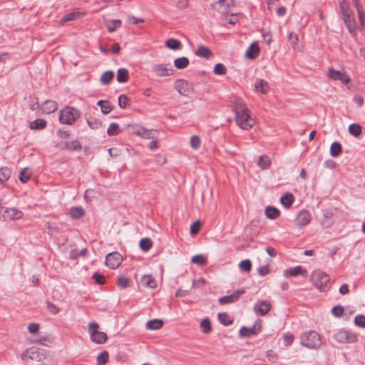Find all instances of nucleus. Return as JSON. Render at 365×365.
<instances>
[{
	"label": "nucleus",
	"instance_id": "obj_25",
	"mask_svg": "<svg viewBox=\"0 0 365 365\" xmlns=\"http://www.w3.org/2000/svg\"><path fill=\"white\" fill-rule=\"evenodd\" d=\"M279 210L272 206H267L265 209V215L267 218L271 220H275L279 216Z\"/></svg>",
	"mask_w": 365,
	"mask_h": 365
},
{
	"label": "nucleus",
	"instance_id": "obj_45",
	"mask_svg": "<svg viewBox=\"0 0 365 365\" xmlns=\"http://www.w3.org/2000/svg\"><path fill=\"white\" fill-rule=\"evenodd\" d=\"M190 147L194 150H197L201 145V139L198 135H192L190 137Z\"/></svg>",
	"mask_w": 365,
	"mask_h": 365
},
{
	"label": "nucleus",
	"instance_id": "obj_2",
	"mask_svg": "<svg viewBox=\"0 0 365 365\" xmlns=\"http://www.w3.org/2000/svg\"><path fill=\"white\" fill-rule=\"evenodd\" d=\"M81 116V111L73 106H66L59 112V122L63 125H73Z\"/></svg>",
	"mask_w": 365,
	"mask_h": 365
},
{
	"label": "nucleus",
	"instance_id": "obj_35",
	"mask_svg": "<svg viewBox=\"0 0 365 365\" xmlns=\"http://www.w3.org/2000/svg\"><path fill=\"white\" fill-rule=\"evenodd\" d=\"M341 144L337 141L334 142L330 146V155L332 157H337L341 154Z\"/></svg>",
	"mask_w": 365,
	"mask_h": 365
},
{
	"label": "nucleus",
	"instance_id": "obj_43",
	"mask_svg": "<svg viewBox=\"0 0 365 365\" xmlns=\"http://www.w3.org/2000/svg\"><path fill=\"white\" fill-rule=\"evenodd\" d=\"M87 123L91 129H96V130L98 129L102 125L101 121L100 120L94 118H91L87 119Z\"/></svg>",
	"mask_w": 365,
	"mask_h": 365
},
{
	"label": "nucleus",
	"instance_id": "obj_14",
	"mask_svg": "<svg viewBox=\"0 0 365 365\" xmlns=\"http://www.w3.org/2000/svg\"><path fill=\"white\" fill-rule=\"evenodd\" d=\"M245 292L244 289H238L235 291L232 294L230 295H226L222 297L219 299V303L220 304H227L234 303L240 298V297Z\"/></svg>",
	"mask_w": 365,
	"mask_h": 365
},
{
	"label": "nucleus",
	"instance_id": "obj_54",
	"mask_svg": "<svg viewBox=\"0 0 365 365\" xmlns=\"http://www.w3.org/2000/svg\"><path fill=\"white\" fill-rule=\"evenodd\" d=\"M284 344L285 346H290L294 341V335L289 332L285 333L283 336Z\"/></svg>",
	"mask_w": 365,
	"mask_h": 365
},
{
	"label": "nucleus",
	"instance_id": "obj_34",
	"mask_svg": "<svg viewBox=\"0 0 365 365\" xmlns=\"http://www.w3.org/2000/svg\"><path fill=\"white\" fill-rule=\"evenodd\" d=\"M65 148L68 150L71 151H77L81 149V143L78 140H74L72 141H68L65 143Z\"/></svg>",
	"mask_w": 365,
	"mask_h": 365
},
{
	"label": "nucleus",
	"instance_id": "obj_59",
	"mask_svg": "<svg viewBox=\"0 0 365 365\" xmlns=\"http://www.w3.org/2000/svg\"><path fill=\"white\" fill-rule=\"evenodd\" d=\"M101 110L103 114H108L112 111L113 106L110 105V103L108 101H106L105 104L103 105Z\"/></svg>",
	"mask_w": 365,
	"mask_h": 365
},
{
	"label": "nucleus",
	"instance_id": "obj_62",
	"mask_svg": "<svg viewBox=\"0 0 365 365\" xmlns=\"http://www.w3.org/2000/svg\"><path fill=\"white\" fill-rule=\"evenodd\" d=\"M205 282V279L203 278H200L197 280H193L192 281V289L201 288L202 287L204 286Z\"/></svg>",
	"mask_w": 365,
	"mask_h": 365
},
{
	"label": "nucleus",
	"instance_id": "obj_1",
	"mask_svg": "<svg viewBox=\"0 0 365 365\" xmlns=\"http://www.w3.org/2000/svg\"><path fill=\"white\" fill-rule=\"evenodd\" d=\"M233 112L235 114L237 125L243 130L252 128L255 121L252 118L250 110L240 98H236L233 101Z\"/></svg>",
	"mask_w": 365,
	"mask_h": 365
},
{
	"label": "nucleus",
	"instance_id": "obj_51",
	"mask_svg": "<svg viewBox=\"0 0 365 365\" xmlns=\"http://www.w3.org/2000/svg\"><path fill=\"white\" fill-rule=\"evenodd\" d=\"M191 262L198 265H203L206 262V259L202 255H197L192 257Z\"/></svg>",
	"mask_w": 365,
	"mask_h": 365
},
{
	"label": "nucleus",
	"instance_id": "obj_24",
	"mask_svg": "<svg viewBox=\"0 0 365 365\" xmlns=\"http://www.w3.org/2000/svg\"><path fill=\"white\" fill-rule=\"evenodd\" d=\"M257 165L262 170L268 169L271 165V160L267 155H260L257 159Z\"/></svg>",
	"mask_w": 365,
	"mask_h": 365
},
{
	"label": "nucleus",
	"instance_id": "obj_3",
	"mask_svg": "<svg viewBox=\"0 0 365 365\" xmlns=\"http://www.w3.org/2000/svg\"><path fill=\"white\" fill-rule=\"evenodd\" d=\"M329 280V276L326 272L319 270L314 271L310 276V281L313 285L321 292L328 289Z\"/></svg>",
	"mask_w": 365,
	"mask_h": 365
},
{
	"label": "nucleus",
	"instance_id": "obj_11",
	"mask_svg": "<svg viewBox=\"0 0 365 365\" xmlns=\"http://www.w3.org/2000/svg\"><path fill=\"white\" fill-rule=\"evenodd\" d=\"M36 105L44 114L53 113L56 112L58 108L57 102L53 100H46L41 106H39L38 103Z\"/></svg>",
	"mask_w": 365,
	"mask_h": 365
},
{
	"label": "nucleus",
	"instance_id": "obj_56",
	"mask_svg": "<svg viewBox=\"0 0 365 365\" xmlns=\"http://www.w3.org/2000/svg\"><path fill=\"white\" fill-rule=\"evenodd\" d=\"M331 313L335 317H341L344 314V308L340 305L334 306L331 309Z\"/></svg>",
	"mask_w": 365,
	"mask_h": 365
},
{
	"label": "nucleus",
	"instance_id": "obj_15",
	"mask_svg": "<svg viewBox=\"0 0 365 365\" xmlns=\"http://www.w3.org/2000/svg\"><path fill=\"white\" fill-rule=\"evenodd\" d=\"M271 309V304L268 301L264 300H259L257 301L254 306V311L256 314L264 316Z\"/></svg>",
	"mask_w": 365,
	"mask_h": 365
},
{
	"label": "nucleus",
	"instance_id": "obj_30",
	"mask_svg": "<svg viewBox=\"0 0 365 365\" xmlns=\"http://www.w3.org/2000/svg\"><path fill=\"white\" fill-rule=\"evenodd\" d=\"M165 46L170 50L176 51L181 48V42L175 38H169L165 41Z\"/></svg>",
	"mask_w": 365,
	"mask_h": 365
},
{
	"label": "nucleus",
	"instance_id": "obj_12",
	"mask_svg": "<svg viewBox=\"0 0 365 365\" xmlns=\"http://www.w3.org/2000/svg\"><path fill=\"white\" fill-rule=\"evenodd\" d=\"M122 261L121 255L118 252H111L106 257V264L111 269L118 267Z\"/></svg>",
	"mask_w": 365,
	"mask_h": 365
},
{
	"label": "nucleus",
	"instance_id": "obj_18",
	"mask_svg": "<svg viewBox=\"0 0 365 365\" xmlns=\"http://www.w3.org/2000/svg\"><path fill=\"white\" fill-rule=\"evenodd\" d=\"M306 270H304L303 268L300 266H296L284 271V276L285 277H295L297 275H304L306 274Z\"/></svg>",
	"mask_w": 365,
	"mask_h": 365
},
{
	"label": "nucleus",
	"instance_id": "obj_46",
	"mask_svg": "<svg viewBox=\"0 0 365 365\" xmlns=\"http://www.w3.org/2000/svg\"><path fill=\"white\" fill-rule=\"evenodd\" d=\"M108 359V353L106 351H102L97 356V365H106Z\"/></svg>",
	"mask_w": 365,
	"mask_h": 365
},
{
	"label": "nucleus",
	"instance_id": "obj_8",
	"mask_svg": "<svg viewBox=\"0 0 365 365\" xmlns=\"http://www.w3.org/2000/svg\"><path fill=\"white\" fill-rule=\"evenodd\" d=\"M334 339L342 344H351L357 341V336L355 334L345 329H339L334 334Z\"/></svg>",
	"mask_w": 365,
	"mask_h": 365
},
{
	"label": "nucleus",
	"instance_id": "obj_49",
	"mask_svg": "<svg viewBox=\"0 0 365 365\" xmlns=\"http://www.w3.org/2000/svg\"><path fill=\"white\" fill-rule=\"evenodd\" d=\"M239 267L242 271L249 272L251 270L252 264L250 259H244L239 264Z\"/></svg>",
	"mask_w": 365,
	"mask_h": 365
},
{
	"label": "nucleus",
	"instance_id": "obj_40",
	"mask_svg": "<svg viewBox=\"0 0 365 365\" xmlns=\"http://www.w3.org/2000/svg\"><path fill=\"white\" fill-rule=\"evenodd\" d=\"M119 125L117 123H112L109 125L107 129V134L109 136H114L119 133Z\"/></svg>",
	"mask_w": 365,
	"mask_h": 365
},
{
	"label": "nucleus",
	"instance_id": "obj_39",
	"mask_svg": "<svg viewBox=\"0 0 365 365\" xmlns=\"http://www.w3.org/2000/svg\"><path fill=\"white\" fill-rule=\"evenodd\" d=\"M139 245L143 251L147 252L152 247L153 243L150 238L146 237L140 240Z\"/></svg>",
	"mask_w": 365,
	"mask_h": 365
},
{
	"label": "nucleus",
	"instance_id": "obj_20",
	"mask_svg": "<svg viewBox=\"0 0 365 365\" xmlns=\"http://www.w3.org/2000/svg\"><path fill=\"white\" fill-rule=\"evenodd\" d=\"M140 282L143 287L147 288L154 289L157 287V282L152 275H144Z\"/></svg>",
	"mask_w": 365,
	"mask_h": 365
},
{
	"label": "nucleus",
	"instance_id": "obj_58",
	"mask_svg": "<svg viewBox=\"0 0 365 365\" xmlns=\"http://www.w3.org/2000/svg\"><path fill=\"white\" fill-rule=\"evenodd\" d=\"M128 104V98L125 95L122 94L118 97V106L121 108H125Z\"/></svg>",
	"mask_w": 365,
	"mask_h": 365
},
{
	"label": "nucleus",
	"instance_id": "obj_48",
	"mask_svg": "<svg viewBox=\"0 0 365 365\" xmlns=\"http://www.w3.org/2000/svg\"><path fill=\"white\" fill-rule=\"evenodd\" d=\"M267 86V83L264 80H257L255 84V90L262 93H265L264 88Z\"/></svg>",
	"mask_w": 365,
	"mask_h": 365
},
{
	"label": "nucleus",
	"instance_id": "obj_57",
	"mask_svg": "<svg viewBox=\"0 0 365 365\" xmlns=\"http://www.w3.org/2000/svg\"><path fill=\"white\" fill-rule=\"evenodd\" d=\"M93 279L97 284L101 285L103 284L106 282L104 276L98 272H95L93 274Z\"/></svg>",
	"mask_w": 365,
	"mask_h": 365
},
{
	"label": "nucleus",
	"instance_id": "obj_27",
	"mask_svg": "<svg viewBox=\"0 0 365 365\" xmlns=\"http://www.w3.org/2000/svg\"><path fill=\"white\" fill-rule=\"evenodd\" d=\"M163 325V322L161 319H154L150 320L146 324V327L150 330H158Z\"/></svg>",
	"mask_w": 365,
	"mask_h": 365
},
{
	"label": "nucleus",
	"instance_id": "obj_63",
	"mask_svg": "<svg viewBox=\"0 0 365 365\" xmlns=\"http://www.w3.org/2000/svg\"><path fill=\"white\" fill-rule=\"evenodd\" d=\"M200 221H195L194 222L191 226H190V232L192 235H195L198 232L199 230H200Z\"/></svg>",
	"mask_w": 365,
	"mask_h": 365
},
{
	"label": "nucleus",
	"instance_id": "obj_64",
	"mask_svg": "<svg viewBox=\"0 0 365 365\" xmlns=\"http://www.w3.org/2000/svg\"><path fill=\"white\" fill-rule=\"evenodd\" d=\"M361 26L365 29V12L364 9L357 11Z\"/></svg>",
	"mask_w": 365,
	"mask_h": 365
},
{
	"label": "nucleus",
	"instance_id": "obj_47",
	"mask_svg": "<svg viewBox=\"0 0 365 365\" xmlns=\"http://www.w3.org/2000/svg\"><path fill=\"white\" fill-rule=\"evenodd\" d=\"M200 327L205 334H207L211 331V324L208 318L203 319L200 322Z\"/></svg>",
	"mask_w": 365,
	"mask_h": 365
},
{
	"label": "nucleus",
	"instance_id": "obj_50",
	"mask_svg": "<svg viewBox=\"0 0 365 365\" xmlns=\"http://www.w3.org/2000/svg\"><path fill=\"white\" fill-rule=\"evenodd\" d=\"M213 71L216 75H224L226 73L227 69L224 64L218 63L215 66Z\"/></svg>",
	"mask_w": 365,
	"mask_h": 365
},
{
	"label": "nucleus",
	"instance_id": "obj_38",
	"mask_svg": "<svg viewBox=\"0 0 365 365\" xmlns=\"http://www.w3.org/2000/svg\"><path fill=\"white\" fill-rule=\"evenodd\" d=\"M140 135L139 137L145 138V139H153L155 138V130L153 129H146L145 128L143 127V128L140 130Z\"/></svg>",
	"mask_w": 365,
	"mask_h": 365
},
{
	"label": "nucleus",
	"instance_id": "obj_36",
	"mask_svg": "<svg viewBox=\"0 0 365 365\" xmlns=\"http://www.w3.org/2000/svg\"><path fill=\"white\" fill-rule=\"evenodd\" d=\"M361 131V126L357 123H352L349 126V133L355 137L359 136Z\"/></svg>",
	"mask_w": 365,
	"mask_h": 365
},
{
	"label": "nucleus",
	"instance_id": "obj_28",
	"mask_svg": "<svg viewBox=\"0 0 365 365\" xmlns=\"http://www.w3.org/2000/svg\"><path fill=\"white\" fill-rule=\"evenodd\" d=\"M128 80V71L126 68H120L117 71V81L122 83Z\"/></svg>",
	"mask_w": 365,
	"mask_h": 365
},
{
	"label": "nucleus",
	"instance_id": "obj_7",
	"mask_svg": "<svg viewBox=\"0 0 365 365\" xmlns=\"http://www.w3.org/2000/svg\"><path fill=\"white\" fill-rule=\"evenodd\" d=\"M174 88L181 96H189L194 93L192 83L184 79H178L174 83Z\"/></svg>",
	"mask_w": 365,
	"mask_h": 365
},
{
	"label": "nucleus",
	"instance_id": "obj_33",
	"mask_svg": "<svg viewBox=\"0 0 365 365\" xmlns=\"http://www.w3.org/2000/svg\"><path fill=\"white\" fill-rule=\"evenodd\" d=\"M122 22L119 19H112L108 21L107 29L110 33L115 31L121 26Z\"/></svg>",
	"mask_w": 365,
	"mask_h": 365
},
{
	"label": "nucleus",
	"instance_id": "obj_6",
	"mask_svg": "<svg viewBox=\"0 0 365 365\" xmlns=\"http://www.w3.org/2000/svg\"><path fill=\"white\" fill-rule=\"evenodd\" d=\"M152 72L156 77H169L175 73L173 66L168 63H155L152 66Z\"/></svg>",
	"mask_w": 365,
	"mask_h": 365
},
{
	"label": "nucleus",
	"instance_id": "obj_17",
	"mask_svg": "<svg viewBox=\"0 0 365 365\" xmlns=\"http://www.w3.org/2000/svg\"><path fill=\"white\" fill-rule=\"evenodd\" d=\"M219 6L218 11L221 14H227L235 6L234 0H219L217 1Z\"/></svg>",
	"mask_w": 365,
	"mask_h": 365
},
{
	"label": "nucleus",
	"instance_id": "obj_19",
	"mask_svg": "<svg viewBox=\"0 0 365 365\" xmlns=\"http://www.w3.org/2000/svg\"><path fill=\"white\" fill-rule=\"evenodd\" d=\"M195 54L199 57H202L206 59H209L212 56V52L211 50L203 45H200L197 50L195 51Z\"/></svg>",
	"mask_w": 365,
	"mask_h": 365
},
{
	"label": "nucleus",
	"instance_id": "obj_41",
	"mask_svg": "<svg viewBox=\"0 0 365 365\" xmlns=\"http://www.w3.org/2000/svg\"><path fill=\"white\" fill-rule=\"evenodd\" d=\"M30 178L31 172H29V168L23 169L19 173V180L23 183L26 182L30 179Z\"/></svg>",
	"mask_w": 365,
	"mask_h": 365
},
{
	"label": "nucleus",
	"instance_id": "obj_53",
	"mask_svg": "<svg viewBox=\"0 0 365 365\" xmlns=\"http://www.w3.org/2000/svg\"><path fill=\"white\" fill-rule=\"evenodd\" d=\"M99 328V325L96 322H92L88 324V332L90 334V337L93 335L94 334L98 332V330Z\"/></svg>",
	"mask_w": 365,
	"mask_h": 365
},
{
	"label": "nucleus",
	"instance_id": "obj_16",
	"mask_svg": "<svg viewBox=\"0 0 365 365\" xmlns=\"http://www.w3.org/2000/svg\"><path fill=\"white\" fill-rule=\"evenodd\" d=\"M4 217L8 220H19L23 217V212L15 207H7Z\"/></svg>",
	"mask_w": 365,
	"mask_h": 365
},
{
	"label": "nucleus",
	"instance_id": "obj_9",
	"mask_svg": "<svg viewBox=\"0 0 365 365\" xmlns=\"http://www.w3.org/2000/svg\"><path fill=\"white\" fill-rule=\"evenodd\" d=\"M327 76L333 81H339L343 84L350 81L349 76L344 71H337L330 67L328 68Z\"/></svg>",
	"mask_w": 365,
	"mask_h": 365
},
{
	"label": "nucleus",
	"instance_id": "obj_10",
	"mask_svg": "<svg viewBox=\"0 0 365 365\" xmlns=\"http://www.w3.org/2000/svg\"><path fill=\"white\" fill-rule=\"evenodd\" d=\"M261 330L260 322H255L252 327H242L240 328L239 334L242 337H250L252 335H257Z\"/></svg>",
	"mask_w": 365,
	"mask_h": 365
},
{
	"label": "nucleus",
	"instance_id": "obj_44",
	"mask_svg": "<svg viewBox=\"0 0 365 365\" xmlns=\"http://www.w3.org/2000/svg\"><path fill=\"white\" fill-rule=\"evenodd\" d=\"M11 170L7 168H0V182L6 181L11 176Z\"/></svg>",
	"mask_w": 365,
	"mask_h": 365
},
{
	"label": "nucleus",
	"instance_id": "obj_29",
	"mask_svg": "<svg viewBox=\"0 0 365 365\" xmlns=\"http://www.w3.org/2000/svg\"><path fill=\"white\" fill-rule=\"evenodd\" d=\"M85 212L81 207H73L69 211V215L72 219H79L84 215Z\"/></svg>",
	"mask_w": 365,
	"mask_h": 365
},
{
	"label": "nucleus",
	"instance_id": "obj_23",
	"mask_svg": "<svg viewBox=\"0 0 365 365\" xmlns=\"http://www.w3.org/2000/svg\"><path fill=\"white\" fill-rule=\"evenodd\" d=\"M46 125L47 122L46 120L38 118L30 123L29 128L34 130H43L46 127Z\"/></svg>",
	"mask_w": 365,
	"mask_h": 365
},
{
	"label": "nucleus",
	"instance_id": "obj_61",
	"mask_svg": "<svg viewBox=\"0 0 365 365\" xmlns=\"http://www.w3.org/2000/svg\"><path fill=\"white\" fill-rule=\"evenodd\" d=\"M269 272V268L268 265L261 266L257 268V273L259 275L264 277L268 274Z\"/></svg>",
	"mask_w": 365,
	"mask_h": 365
},
{
	"label": "nucleus",
	"instance_id": "obj_13",
	"mask_svg": "<svg viewBox=\"0 0 365 365\" xmlns=\"http://www.w3.org/2000/svg\"><path fill=\"white\" fill-rule=\"evenodd\" d=\"M312 220V215L308 210H302L296 217L297 226L302 227L307 225Z\"/></svg>",
	"mask_w": 365,
	"mask_h": 365
},
{
	"label": "nucleus",
	"instance_id": "obj_4",
	"mask_svg": "<svg viewBox=\"0 0 365 365\" xmlns=\"http://www.w3.org/2000/svg\"><path fill=\"white\" fill-rule=\"evenodd\" d=\"M300 344L309 349H317L322 344L319 334L315 331L303 333L300 338Z\"/></svg>",
	"mask_w": 365,
	"mask_h": 365
},
{
	"label": "nucleus",
	"instance_id": "obj_21",
	"mask_svg": "<svg viewBox=\"0 0 365 365\" xmlns=\"http://www.w3.org/2000/svg\"><path fill=\"white\" fill-rule=\"evenodd\" d=\"M259 53V48L257 43L253 42L246 51L245 55L247 58L253 59L258 56Z\"/></svg>",
	"mask_w": 365,
	"mask_h": 365
},
{
	"label": "nucleus",
	"instance_id": "obj_26",
	"mask_svg": "<svg viewBox=\"0 0 365 365\" xmlns=\"http://www.w3.org/2000/svg\"><path fill=\"white\" fill-rule=\"evenodd\" d=\"M294 197L292 193H286L280 197V202L286 208H289L294 202Z\"/></svg>",
	"mask_w": 365,
	"mask_h": 365
},
{
	"label": "nucleus",
	"instance_id": "obj_42",
	"mask_svg": "<svg viewBox=\"0 0 365 365\" xmlns=\"http://www.w3.org/2000/svg\"><path fill=\"white\" fill-rule=\"evenodd\" d=\"M127 126L128 128V131L130 134L135 135L137 136H140V132H141L140 130L143 128L142 126H140L138 124H133V125L128 124Z\"/></svg>",
	"mask_w": 365,
	"mask_h": 365
},
{
	"label": "nucleus",
	"instance_id": "obj_5",
	"mask_svg": "<svg viewBox=\"0 0 365 365\" xmlns=\"http://www.w3.org/2000/svg\"><path fill=\"white\" fill-rule=\"evenodd\" d=\"M340 8L341 10L344 21L347 26L349 31L351 34H354L356 31L355 19L345 0H342L340 2Z\"/></svg>",
	"mask_w": 365,
	"mask_h": 365
},
{
	"label": "nucleus",
	"instance_id": "obj_31",
	"mask_svg": "<svg viewBox=\"0 0 365 365\" xmlns=\"http://www.w3.org/2000/svg\"><path fill=\"white\" fill-rule=\"evenodd\" d=\"M189 64V59L187 57L182 56L178 58L174 61V66L178 69H183Z\"/></svg>",
	"mask_w": 365,
	"mask_h": 365
},
{
	"label": "nucleus",
	"instance_id": "obj_55",
	"mask_svg": "<svg viewBox=\"0 0 365 365\" xmlns=\"http://www.w3.org/2000/svg\"><path fill=\"white\" fill-rule=\"evenodd\" d=\"M78 14H79L78 12L69 13V14L65 15L62 18L61 21L62 22H67V21H69L75 20L76 19L78 18Z\"/></svg>",
	"mask_w": 365,
	"mask_h": 365
},
{
	"label": "nucleus",
	"instance_id": "obj_37",
	"mask_svg": "<svg viewBox=\"0 0 365 365\" xmlns=\"http://www.w3.org/2000/svg\"><path fill=\"white\" fill-rule=\"evenodd\" d=\"M217 317L220 322L225 326H229L232 323V320L226 312L219 313Z\"/></svg>",
	"mask_w": 365,
	"mask_h": 365
},
{
	"label": "nucleus",
	"instance_id": "obj_32",
	"mask_svg": "<svg viewBox=\"0 0 365 365\" xmlns=\"http://www.w3.org/2000/svg\"><path fill=\"white\" fill-rule=\"evenodd\" d=\"M114 77V73L112 71H107L102 73L100 81L103 85H108Z\"/></svg>",
	"mask_w": 365,
	"mask_h": 365
},
{
	"label": "nucleus",
	"instance_id": "obj_52",
	"mask_svg": "<svg viewBox=\"0 0 365 365\" xmlns=\"http://www.w3.org/2000/svg\"><path fill=\"white\" fill-rule=\"evenodd\" d=\"M354 323L356 326L364 328L365 327V315L358 314L354 318Z\"/></svg>",
	"mask_w": 365,
	"mask_h": 365
},
{
	"label": "nucleus",
	"instance_id": "obj_60",
	"mask_svg": "<svg viewBox=\"0 0 365 365\" xmlns=\"http://www.w3.org/2000/svg\"><path fill=\"white\" fill-rule=\"evenodd\" d=\"M46 304L48 311L53 314H56L60 312V309L54 304L47 302Z\"/></svg>",
	"mask_w": 365,
	"mask_h": 365
},
{
	"label": "nucleus",
	"instance_id": "obj_22",
	"mask_svg": "<svg viewBox=\"0 0 365 365\" xmlns=\"http://www.w3.org/2000/svg\"><path fill=\"white\" fill-rule=\"evenodd\" d=\"M90 338L93 342L97 344H102L106 342L108 336L105 332L98 331L92 335Z\"/></svg>",
	"mask_w": 365,
	"mask_h": 365
}]
</instances>
